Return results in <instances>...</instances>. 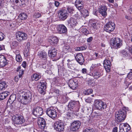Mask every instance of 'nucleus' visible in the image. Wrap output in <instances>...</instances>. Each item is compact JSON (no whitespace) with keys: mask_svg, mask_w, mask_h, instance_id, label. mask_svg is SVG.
<instances>
[{"mask_svg":"<svg viewBox=\"0 0 132 132\" xmlns=\"http://www.w3.org/2000/svg\"><path fill=\"white\" fill-rule=\"evenodd\" d=\"M18 97L21 100L22 103L25 105L30 103L32 100V94L29 90L24 92L22 90L19 91Z\"/></svg>","mask_w":132,"mask_h":132,"instance_id":"obj_1","label":"nucleus"},{"mask_svg":"<svg viewBox=\"0 0 132 132\" xmlns=\"http://www.w3.org/2000/svg\"><path fill=\"white\" fill-rule=\"evenodd\" d=\"M126 116V108H123L116 112L115 116L117 121L121 122L125 120Z\"/></svg>","mask_w":132,"mask_h":132,"instance_id":"obj_2","label":"nucleus"},{"mask_svg":"<svg viewBox=\"0 0 132 132\" xmlns=\"http://www.w3.org/2000/svg\"><path fill=\"white\" fill-rule=\"evenodd\" d=\"M94 105L95 108L99 110H102L106 109V104L100 100H96L94 103Z\"/></svg>","mask_w":132,"mask_h":132,"instance_id":"obj_3","label":"nucleus"},{"mask_svg":"<svg viewBox=\"0 0 132 132\" xmlns=\"http://www.w3.org/2000/svg\"><path fill=\"white\" fill-rule=\"evenodd\" d=\"M110 42L111 45L116 49L120 48L122 45L121 40L118 37L112 38Z\"/></svg>","mask_w":132,"mask_h":132,"instance_id":"obj_4","label":"nucleus"},{"mask_svg":"<svg viewBox=\"0 0 132 132\" xmlns=\"http://www.w3.org/2000/svg\"><path fill=\"white\" fill-rule=\"evenodd\" d=\"M37 88L38 91L41 94L43 93L45 91L46 88L47 83L45 80L40 81L37 83Z\"/></svg>","mask_w":132,"mask_h":132,"instance_id":"obj_5","label":"nucleus"},{"mask_svg":"<svg viewBox=\"0 0 132 132\" xmlns=\"http://www.w3.org/2000/svg\"><path fill=\"white\" fill-rule=\"evenodd\" d=\"M16 40L19 42H22L26 40L27 38V35L25 33L18 31L16 34Z\"/></svg>","mask_w":132,"mask_h":132,"instance_id":"obj_6","label":"nucleus"},{"mask_svg":"<svg viewBox=\"0 0 132 132\" xmlns=\"http://www.w3.org/2000/svg\"><path fill=\"white\" fill-rule=\"evenodd\" d=\"M64 123L61 120L56 121L54 124L55 129L59 132L63 131L64 129Z\"/></svg>","mask_w":132,"mask_h":132,"instance_id":"obj_7","label":"nucleus"},{"mask_svg":"<svg viewBox=\"0 0 132 132\" xmlns=\"http://www.w3.org/2000/svg\"><path fill=\"white\" fill-rule=\"evenodd\" d=\"M12 119L14 123L17 125L22 124L24 122L25 120L22 116H13Z\"/></svg>","mask_w":132,"mask_h":132,"instance_id":"obj_8","label":"nucleus"},{"mask_svg":"<svg viewBox=\"0 0 132 132\" xmlns=\"http://www.w3.org/2000/svg\"><path fill=\"white\" fill-rule=\"evenodd\" d=\"M46 113L53 119L55 118L57 116L56 110L53 108H50L47 109L46 111Z\"/></svg>","mask_w":132,"mask_h":132,"instance_id":"obj_9","label":"nucleus"},{"mask_svg":"<svg viewBox=\"0 0 132 132\" xmlns=\"http://www.w3.org/2000/svg\"><path fill=\"white\" fill-rule=\"evenodd\" d=\"M115 27V24L113 22H109L105 26L104 28L106 31L110 32L114 30Z\"/></svg>","mask_w":132,"mask_h":132,"instance_id":"obj_10","label":"nucleus"},{"mask_svg":"<svg viewBox=\"0 0 132 132\" xmlns=\"http://www.w3.org/2000/svg\"><path fill=\"white\" fill-rule=\"evenodd\" d=\"M37 55L40 59L44 61V63L43 64H45L46 63L47 61L48 56L47 53L46 52H45L44 51H40L38 53Z\"/></svg>","mask_w":132,"mask_h":132,"instance_id":"obj_11","label":"nucleus"},{"mask_svg":"<svg viewBox=\"0 0 132 132\" xmlns=\"http://www.w3.org/2000/svg\"><path fill=\"white\" fill-rule=\"evenodd\" d=\"M131 129L129 125L127 123L120 124L119 125V132H127Z\"/></svg>","mask_w":132,"mask_h":132,"instance_id":"obj_12","label":"nucleus"},{"mask_svg":"<svg viewBox=\"0 0 132 132\" xmlns=\"http://www.w3.org/2000/svg\"><path fill=\"white\" fill-rule=\"evenodd\" d=\"M81 125V123L80 121H75L71 124L70 130L72 131H77L80 128Z\"/></svg>","mask_w":132,"mask_h":132,"instance_id":"obj_13","label":"nucleus"},{"mask_svg":"<svg viewBox=\"0 0 132 132\" xmlns=\"http://www.w3.org/2000/svg\"><path fill=\"white\" fill-rule=\"evenodd\" d=\"M79 104V102H76L74 101H71L70 102L68 105V108L73 109L75 108V109H73V111H78L79 107L78 106V105Z\"/></svg>","mask_w":132,"mask_h":132,"instance_id":"obj_14","label":"nucleus"},{"mask_svg":"<svg viewBox=\"0 0 132 132\" xmlns=\"http://www.w3.org/2000/svg\"><path fill=\"white\" fill-rule=\"evenodd\" d=\"M43 113V109L40 107L38 106L35 108H34L32 111V114L37 117L42 116Z\"/></svg>","mask_w":132,"mask_h":132,"instance_id":"obj_15","label":"nucleus"},{"mask_svg":"<svg viewBox=\"0 0 132 132\" xmlns=\"http://www.w3.org/2000/svg\"><path fill=\"white\" fill-rule=\"evenodd\" d=\"M75 59L77 62L80 65H82L84 62V57L81 53H78L75 56Z\"/></svg>","mask_w":132,"mask_h":132,"instance_id":"obj_16","label":"nucleus"},{"mask_svg":"<svg viewBox=\"0 0 132 132\" xmlns=\"http://www.w3.org/2000/svg\"><path fill=\"white\" fill-rule=\"evenodd\" d=\"M58 14L59 18L63 20L66 19L68 15L66 10H63L59 11Z\"/></svg>","mask_w":132,"mask_h":132,"instance_id":"obj_17","label":"nucleus"},{"mask_svg":"<svg viewBox=\"0 0 132 132\" xmlns=\"http://www.w3.org/2000/svg\"><path fill=\"white\" fill-rule=\"evenodd\" d=\"M67 29L63 24H60L57 27V31L60 34L66 33L67 32Z\"/></svg>","mask_w":132,"mask_h":132,"instance_id":"obj_18","label":"nucleus"},{"mask_svg":"<svg viewBox=\"0 0 132 132\" xmlns=\"http://www.w3.org/2000/svg\"><path fill=\"white\" fill-rule=\"evenodd\" d=\"M37 123L39 127L42 129H44L46 124L44 119L42 118H38Z\"/></svg>","mask_w":132,"mask_h":132,"instance_id":"obj_19","label":"nucleus"},{"mask_svg":"<svg viewBox=\"0 0 132 132\" xmlns=\"http://www.w3.org/2000/svg\"><path fill=\"white\" fill-rule=\"evenodd\" d=\"M111 63L110 60H105L104 61V67L106 71H109L110 70Z\"/></svg>","mask_w":132,"mask_h":132,"instance_id":"obj_20","label":"nucleus"},{"mask_svg":"<svg viewBox=\"0 0 132 132\" xmlns=\"http://www.w3.org/2000/svg\"><path fill=\"white\" fill-rule=\"evenodd\" d=\"M107 8L106 6H102L100 8L99 12L103 16L105 17L107 15Z\"/></svg>","mask_w":132,"mask_h":132,"instance_id":"obj_21","label":"nucleus"},{"mask_svg":"<svg viewBox=\"0 0 132 132\" xmlns=\"http://www.w3.org/2000/svg\"><path fill=\"white\" fill-rule=\"evenodd\" d=\"M7 63L5 57L2 55H0V67L5 66Z\"/></svg>","mask_w":132,"mask_h":132,"instance_id":"obj_22","label":"nucleus"},{"mask_svg":"<svg viewBox=\"0 0 132 132\" xmlns=\"http://www.w3.org/2000/svg\"><path fill=\"white\" fill-rule=\"evenodd\" d=\"M68 85L70 88L73 90L76 89L77 86V83L72 79L69 80Z\"/></svg>","mask_w":132,"mask_h":132,"instance_id":"obj_23","label":"nucleus"},{"mask_svg":"<svg viewBox=\"0 0 132 132\" xmlns=\"http://www.w3.org/2000/svg\"><path fill=\"white\" fill-rule=\"evenodd\" d=\"M68 25L71 27H73L77 25L78 24L76 20L74 18H71L68 21Z\"/></svg>","mask_w":132,"mask_h":132,"instance_id":"obj_24","label":"nucleus"},{"mask_svg":"<svg viewBox=\"0 0 132 132\" xmlns=\"http://www.w3.org/2000/svg\"><path fill=\"white\" fill-rule=\"evenodd\" d=\"M80 0H76L75 2V6L80 11L83 8V5L82 4Z\"/></svg>","mask_w":132,"mask_h":132,"instance_id":"obj_25","label":"nucleus"},{"mask_svg":"<svg viewBox=\"0 0 132 132\" xmlns=\"http://www.w3.org/2000/svg\"><path fill=\"white\" fill-rule=\"evenodd\" d=\"M48 41L51 44L53 45L56 44L58 42V39L57 37H53L49 39Z\"/></svg>","mask_w":132,"mask_h":132,"instance_id":"obj_26","label":"nucleus"},{"mask_svg":"<svg viewBox=\"0 0 132 132\" xmlns=\"http://www.w3.org/2000/svg\"><path fill=\"white\" fill-rule=\"evenodd\" d=\"M30 45L29 43H28L25 46L24 50V56L27 57L29 55V50L30 48Z\"/></svg>","mask_w":132,"mask_h":132,"instance_id":"obj_27","label":"nucleus"},{"mask_svg":"<svg viewBox=\"0 0 132 132\" xmlns=\"http://www.w3.org/2000/svg\"><path fill=\"white\" fill-rule=\"evenodd\" d=\"M57 54V50L55 49L50 50L48 52L49 56L52 58L55 57L56 55Z\"/></svg>","mask_w":132,"mask_h":132,"instance_id":"obj_28","label":"nucleus"},{"mask_svg":"<svg viewBox=\"0 0 132 132\" xmlns=\"http://www.w3.org/2000/svg\"><path fill=\"white\" fill-rule=\"evenodd\" d=\"M94 78L95 79H97L102 76L101 72L100 71H95L92 73Z\"/></svg>","mask_w":132,"mask_h":132,"instance_id":"obj_29","label":"nucleus"},{"mask_svg":"<svg viewBox=\"0 0 132 132\" xmlns=\"http://www.w3.org/2000/svg\"><path fill=\"white\" fill-rule=\"evenodd\" d=\"M41 77V75L40 74L35 73L32 75L31 79L32 81H37L39 80Z\"/></svg>","mask_w":132,"mask_h":132,"instance_id":"obj_30","label":"nucleus"},{"mask_svg":"<svg viewBox=\"0 0 132 132\" xmlns=\"http://www.w3.org/2000/svg\"><path fill=\"white\" fill-rule=\"evenodd\" d=\"M9 92L7 91L4 92L0 94V101L2 100L5 99L6 96L9 95Z\"/></svg>","mask_w":132,"mask_h":132,"instance_id":"obj_31","label":"nucleus"},{"mask_svg":"<svg viewBox=\"0 0 132 132\" xmlns=\"http://www.w3.org/2000/svg\"><path fill=\"white\" fill-rule=\"evenodd\" d=\"M7 87V85L5 81H0V91L5 90Z\"/></svg>","mask_w":132,"mask_h":132,"instance_id":"obj_32","label":"nucleus"},{"mask_svg":"<svg viewBox=\"0 0 132 132\" xmlns=\"http://www.w3.org/2000/svg\"><path fill=\"white\" fill-rule=\"evenodd\" d=\"M70 49V46L69 45L67 44L64 43L63 47V51L65 53L68 52Z\"/></svg>","mask_w":132,"mask_h":132,"instance_id":"obj_33","label":"nucleus"},{"mask_svg":"<svg viewBox=\"0 0 132 132\" xmlns=\"http://www.w3.org/2000/svg\"><path fill=\"white\" fill-rule=\"evenodd\" d=\"M19 19L21 20H25L27 18V14L25 13H20L19 15Z\"/></svg>","mask_w":132,"mask_h":132,"instance_id":"obj_34","label":"nucleus"},{"mask_svg":"<svg viewBox=\"0 0 132 132\" xmlns=\"http://www.w3.org/2000/svg\"><path fill=\"white\" fill-rule=\"evenodd\" d=\"M131 80L129 79V78L128 77L126 78L124 81L125 84L126 86L125 88H128L129 85L131 84Z\"/></svg>","mask_w":132,"mask_h":132,"instance_id":"obj_35","label":"nucleus"},{"mask_svg":"<svg viewBox=\"0 0 132 132\" xmlns=\"http://www.w3.org/2000/svg\"><path fill=\"white\" fill-rule=\"evenodd\" d=\"M68 67L72 69H73L75 67V64L72 62H70L67 63Z\"/></svg>","mask_w":132,"mask_h":132,"instance_id":"obj_36","label":"nucleus"},{"mask_svg":"<svg viewBox=\"0 0 132 132\" xmlns=\"http://www.w3.org/2000/svg\"><path fill=\"white\" fill-rule=\"evenodd\" d=\"M16 97L15 95H11L9 97L8 101L10 102H13L15 99Z\"/></svg>","mask_w":132,"mask_h":132,"instance_id":"obj_37","label":"nucleus"},{"mask_svg":"<svg viewBox=\"0 0 132 132\" xmlns=\"http://www.w3.org/2000/svg\"><path fill=\"white\" fill-rule=\"evenodd\" d=\"M16 54V61L19 62L21 61L22 60V59L21 55L19 54Z\"/></svg>","mask_w":132,"mask_h":132,"instance_id":"obj_38","label":"nucleus"},{"mask_svg":"<svg viewBox=\"0 0 132 132\" xmlns=\"http://www.w3.org/2000/svg\"><path fill=\"white\" fill-rule=\"evenodd\" d=\"M93 92V90L91 89H87L84 92V94L86 95H88L92 93Z\"/></svg>","mask_w":132,"mask_h":132,"instance_id":"obj_39","label":"nucleus"},{"mask_svg":"<svg viewBox=\"0 0 132 132\" xmlns=\"http://www.w3.org/2000/svg\"><path fill=\"white\" fill-rule=\"evenodd\" d=\"M81 30L82 33L85 35H87L89 33V31L85 28H83L81 29Z\"/></svg>","mask_w":132,"mask_h":132,"instance_id":"obj_40","label":"nucleus"},{"mask_svg":"<svg viewBox=\"0 0 132 132\" xmlns=\"http://www.w3.org/2000/svg\"><path fill=\"white\" fill-rule=\"evenodd\" d=\"M83 132H94V130L92 128H89L84 130Z\"/></svg>","mask_w":132,"mask_h":132,"instance_id":"obj_41","label":"nucleus"},{"mask_svg":"<svg viewBox=\"0 0 132 132\" xmlns=\"http://www.w3.org/2000/svg\"><path fill=\"white\" fill-rule=\"evenodd\" d=\"M18 43L16 41H13L11 45V47L12 48H14L18 45Z\"/></svg>","mask_w":132,"mask_h":132,"instance_id":"obj_42","label":"nucleus"},{"mask_svg":"<svg viewBox=\"0 0 132 132\" xmlns=\"http://www.w3.org/2000/svg\"><path fill=\"white\" fill-rule=\"evenodd\" d=\"M67 10L70 13H72L73 11V7L70 6H68L67 8Z\"/></svg>","mask_w":132,"mask_h":132,"instance_id":"obj_43","label":"nucleus"},{"mask_svg":"<svg viewBox=\"0 0 132 132\" xmlns=\"http://www.w3.org/2000/svg\"><path fill=\"white\" fill-rule=\"evenodd\" d=\"M41 16V14L39 12L35 13L34 15V17L36 18H39Z\"/></svg>","mask_w":132,"mask_h":132,"instance_id":"obj_44","label":"nucleus"},{"mask_svg":"<svg viewBox=\"0 0 132 132\" xmlns=\"http://www.w3.org/2000/svg\"><path fill=\"white\" fill-rule=\"evenodd\" d=\"M5 35L1 32H0V41L3 40L4 38Z\"/></svg>","mask_w":132,"mask_h":132,"instance_id":"obj_45","label":"nucleus"},{"mask_svg":"<svg viewBox=\"0 0 132 132\" xmlns=\"http://www.w3.org/2000/svg\"><path fill=\"white\" fill-rule=\"evenodd\" d=\"M24 71V69L20 70V71L19 72V78H21L22 77V75L23 74Z\"/></svg>","mask_w":132,"mask_h":132,"instance_id":"obj_46","label":"nucleus"},{"mask_svg":"<svg viewBox=\"0 0 132 132\" xmlns=\"http://www.w3.org/2000/svg\"><path fill=\"white\" fill-rule=\"evenodd\" d=\"M97 24L96 22L92 21V22L91 25L95 29H97V27H96V25Z\"/></svg>","mask_w":132,"mask_h":132,"instance_id":"obj_47","label":"nucleus"},{"mask_svg":"<svg viewBox=\"0 0 132 132\" xmlns=\"http://www.w3.org/2000/svg\"><path fill=\"white\" fill-rule=\"evenodd\" d=\"M21 2V4L22 5H25L26 3L28 2V0H20Z\"/></svg>","mask_w":132,"mask_h":132,"instance_id":"obj_48","label":"nucleus"},{"mask_svg":"<svg viewBox=\"0 0 132 132\" xmlns=\"http://www.w3.org/2000/svg\"><path fill=\"white\" fill-rule=\"evenodd\" d=\"M81 71L82 73L85 74L87 73V70L86 68H83L82 69Z\"/></svg>","mask_w":132,"mask_h":132,"instance_id":"obj_49","label":"nucleus"},{"mask_svg":"<svg viewBox=\"0 0 132 132\" xmlns=\"http://www.w3.org/2000/svg\"><path fill=\"white\" fill-rule=\"evenodd\" d=\"M92 101V99L89 97H88L85 99V101L87 103H90Z\"/></svg>","mask_w":132,"mask_h":132,"instance_id":"obj_50","label":"nucleus"},{"mask_svg":"<svg viewBox=\"0 0 132 132\" xmlns=\"http://www.w3.org/2000/svg\"><path fill=\"white\" fill-rule=\"evenodd\" d=\"M92 115L94 117H96L99 115V114L96 112H93L92 113Z\"/></svg>","mask_w":132,"mask_h":132,"instance_id":"obj_51","label":"nucleus"},{"mask_svg":"<svg viewBox=\"0 0 132 132\" xmlns=\"http://www.w3.org/2000/svg\"><path fill=\"white\" fill-rule=\"evenodd\" d=\"M27 65V63L26 61L23 62L22 64V67L24 68H26Z\"/></svg>","mask_w":132,"mask_h":132,"instance_id":"obj_52","label":"nucleus"},{"mask_svg":"<svg viewBox=\"0 0 132 132\" xmlns=\"http://www.w3.org/2000/svg\"><path fill=\"white\" fill-rule=\"evenodd\" d=\"M54 4L56 7H58L60 3L57 1H55Z\"/></svg>","mask_w":132,"mask_h":132,"instance_id":"obj_53","label":"nucleus"},{"mask_svg":"<svg viewBox=\"0 0 132 132\" xmlns=\"http://www.w3.org/2000/svg\"><path fill=\"white\" fill-rule=\"evenodd\" d=\"M22 67L21 66H19L16 69V71L17 72H20V70H23Z\"/></svg>","mask_w":132,"mask_h":132,"instance_id":"obj_54","label":"nucleus"},{"mask_svg":"<svg viewBox=\"0 0 132 132\" xmlns=\"http://www.w3.org/2000/svg\"><path fill=\"white\" fill-rule=\"evenodd\" d=\"M3 50H5V46L0 45V51Z\"/></svg>","mask_w":132,"mask_h":132,"instance_id":"obj_55","label":"nucleus"},{"mask_svg":"<svg viewBox=\"0 0 132 132\" xmlns=\"http://www.w3.org/2000/svg\"><path fill=\"white\" fill-rule=\"evenodd\" d=\"M93 39L92 37H90L87 39V42H90Z\"/></svg>","mask_w":132,"mask_h":132,"instance_id":"obj_56","label":"nucleus"},{"mask_svg":"<svg viewBox=\"0 0 132 132\" xmlns=\"http://www.w3.org/2000/svg\"><path fill=\"white\" fill-rule=\"evenodd\" d=\"M112 131L113 132H117L118 131V128L117 127H115L113 129Z\"/></svg>","mask_w":132,"mask_h":132,"instance_id":"obj_57","label":"nucleus"},{"mask_svg":"<svg viewBox=\"0 0 132 132\" xmlns=\"http://www.w3.org/2000/svg\"><path fill=\"white\" fill-rule=\"evenodd\" d=\"M95 66L93 64H92L91 67L90 68V71H92L95 68Z\"/></svg>","mask_w":132,"mask_h":132,"instance_id":"obj_58","label":"nucleus"},{"mask_svg":"<svg viewBox=\"0 0 132 132\" xmlns=\"http://www.w3.org/2000/svg\"><path fill=\"white\" fill-rule=\"evenodd\" d=\"M129 12L131 14H132V4L130 6Z\"/></svg>","mask_w":132,"mask_h":132,"instance_id":"obj_59","label":"nucleus"},{"mask_svg":"<svg viewBox=\"0 0 132 132\" xmlns=\"http://www.w3.org/2000/svg\"><path fill=\"white\" fill-rule=\"evenodd\" d=\"M4 3V1L3 0H0V6H2Z\"/></svg>","mask_w":132,"mask_h":132,"instance_id":"obj_60","label":"nucleus"},{"mask_svg":"<svg viewBox=\"0 0 132 132\" xmlns=\"http://www.w3.org/2000/svg\"><path fill=\"white\" fill-rule=\"evenodd\" d=\"M65 98V100H64V101H63L64 102H66L68 100V98L66 97V96H64V98Z\"/></svg>","mask_w":132,"mask_h":132,"instance_id":"obj_61","label":"nucleus"},{"mask_svg":"<svg viewBox=\"0 0 132 132\" xmlns=\"http://www.w3.org/2000/svg\"><path fill=\"white\" fill-rule=\"evenodd\" d=\"M14 80L16 82H17L18 81L19 78L18 76H16L15 77Z\"/></svg>","mask_w":132,"mask_h":132,"instance_id":"obj_62","label":"nucleus"},{"mask_svg":"<svg viewBox=\"0 0 132 132\" xmlns=\"http://www.w3.org/2000/svg\"><path fill=\"white\" fill-rule=\"evenodd\" d=\"M98 53H95V55L96 57L97 58H99L100 57V56H98Z\"/></svg>","mask_w":132,"mask_h":132,"instance_id":"obj_63","label":"nucleus"},{"mask_svg":"<svg viewBox=\"0 0 132 132\" xmlns=\"http://www.w3.org/2000/svg\"><path fill=\"white\" fill-rule=\"evenodd\" d=\"M132 75V72H129L128 75V77H130Z\"/></svg>","mask_w":132,"mask_h":132,"instance_id":"obj_64","label":"nucleus"}]
</instances>
